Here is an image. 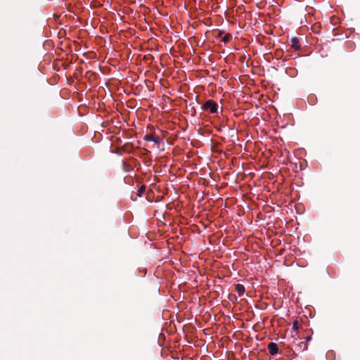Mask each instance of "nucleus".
Here are the masks:
<instances>
[{"mask_svg": "<svg viewBox=\"0 0 360 360\" xmlns=\"http://www.w3.org/2000/svg\"><path fill=\"white\" fill-rule=\"evenodd\" d=\"M203 110H208L210 113H216L218 110V105L212 100L207 101L202 106Z\"/></svg>", "mask_w": 360, "mask_h": 360, "instance_id": "nucleus-1", "label": "nucleus"}, {"mask_svg": "<svg viewBox=\"0 0 360 360\" xmlns=\"http://www.w3.org/2000/svg\"><path fill=\"white\" fill-rule=\"evenodd\" d=\"M144 139L146 141H153L156 144H159L161 141V139L158 136L155 135L154 133L146 135Z\"/></svg>", "mask_w": 360, "mask_h": 360, "instance_id": "nucleus-2", "label": "nucleus"}, {"mask_svg": "<svg viewBox=\"0 0 360 360\" xmlns=\"http://www.w3.org/2000/svg\"><path fill=\"white\" fill-rule=\"evenodd\" d=\"M267 348H268L269 352L271 355H275L276 354H277L278 352V345L275 342H270L268 345Z\"/></svg>", "mask_w": 360, "mask_h": 360, "instance_id": "nucleus-3", "label": "nucleus"}, {"mask_svg": "<svg viewBox=\"0 0 360 360\" xmlns=\"http://www.w3.org/2000/svg\"><path fill=\"white\" fill-rule=\"evenodd\" d=\"M295 349L298 352H304L307 349V344L302 341L296 345Z\"/></svg>", "mask_w": 360, "mask_h": 360, "instance_id": "nucleus-4", "label": "nucleus"}, {"mask_svg": "<svg viewBox=\"0 0 360 360\" xmlns=\"http://www.w3.org/2000/svg\"><path fill=\"white\" fill-rule=\"evenodd\" d=\"M290 41L292 42V48H293L296 51L300 49V42L297 37H292Z\"/></svg>", "mask_w": 360, "mask_h": 360, "instance_id": "nucleus-5", "label": "nucleus"}, {"mask_svg": "<svg viewBox=\"0 0 360 360\" xmlns=\"http://www.w3.org/2000/svg\"><path fill=\"white\" fill-rule=\"evenodd\" d=\"M235 290L239 296H242L245 291V287L242 284H237L235 287Z\"/></svg>", "mask_w": 360, "mask_h": 360, "instance_id": "nucleus-6", "label": "nucleus"}, {"mask_svg": "<svg viewBox=\"0 0 360 360\" xmlns=\"http://www.w3.org/2000/svg\"><path fill=\"white\" fill-rule=\"evenodd\" d=\"M120 32L124 34V37L133 36L135 34V31L132 28H129L127 30H121Z\"/></svg>", "mask_w": 360, "mask_h": 360, "instance_id": "nucleus-7", "label": "nucleus"}, {"mask_svg": "<svg viewBox=\"0 0 360 360\" xmlns=\"http://www.w3.org/2000/svg\"><path fill=\"white\" fill-rule=\"evenodd\" d=\"M321 24H311V30L316 33L320 32Z\"/></svg>", "mask_w": 360, "mask_h": 360, "instance_id": "nucleus-8", "label": "nucleus"}, {"mask_svg": "<svg viewBox=\"0 0 360 360\" xmlns=\"http://www.w3.org/2000/svg\"><path fill=\"white\" fill-rule=\"evenodd\" d=\"M231 39V34L228 33V34L224 35V37L222 38L221 41L224 43H227V42H229L230 41Z\"/></svg>", "mask_w": 360, "mask_h": 360, "instance_id": "nucleus-9", "label": "nucleus"}, {"mask_svg": "<svg viewBox=\"0 0 360 360\" xmlns=\"http://www.w3.org/2000/svg\"><path fill=\"white\" fill-rule=\"evenodd\" d=\"M145 192V186H141L137 192V195L141 197Z\"/></svg>", "mask_w": 360, "mask_h": 360, "instance_id": "nucleus-10", "label": "nucleus"}, {"mask_svg": "<svg viewBox=\"0 0 360 360\" xmlns=\"http://www.w3.org/2000/svg\"><path fill=\"white\" fill-rule=\"evenodd\" d=\"M298 328H299V323H298V321H297V320H295V321H293L292 330H295V331H296V330H298Z\"/></svg>", "mask_w": 360, "mask_h": 360, "instance_id": "nucleus-11", "label": "nucleus"}, {"mask_svg": "<svg viewBox=\"0 0 360 360\" xmlns=\"http://www.w3.org/2000/svg\"><path fill=\"white\" fill-rule=\"evenodd\" d=\"M223 33V31H219V30H216L214 32H213V34H214V36L216 37H218L219 36H221Z\"/></svg>", "mask_w": 360, "mask_h": 360, "instance_id": "nucleus-12", "label": "nucleus"}, {"mask_svg": "<svg viewBox=\"0 0 360 360\" xmlns=\"http://www.w3.org/2000/svg\"><path fill=\"white\" fill-rule=\"evenodd\" d=\"M65 34V30H60L58 34L60 37H63Z\"/></svg>", "mask_w": 360, "mask_h": 360, "instance_id": "nucleus-13", "label": "nucleus"}, {"mask_svg": "<svg viewBox=\"0 0 360 360\" xmlns=\"http://www.w3.org/2000/svg\"><path fill=\"white\" fill-rule=\"evenodd\" d=\"M311 336H307V337L306 338V340H305V342H306V343L307 344V342H308L309 341H310V340H311Z\"/></svg>", "mask_w": 360, "mask_h": 360, "instance_id": "nucleus-14", "label": "nucleus"}, {"mask_svg": "<svg viewBox=\"0 0 360 360\" xmlns=\"http://www.w3.org/2000/svg\"><path fill=\"white\" fill-rule=\"evenodd\" d=\"M272 32H273L272 29L269 30V31H266V33H268V34H272Z\"/></svg>", "mask_w": 360, "mask_h": 360, "instance_id": "nucleus-15", "label": "nucleus"}, {"mask_svg": "<svg viewBox=\"0 0 360 360\" xmlns=\"http://www.w3.org/2000/svg\"><path fill=\"white\" fill-rule=\"evenodd\" d=\"M103 28H105V27L103 26V24H101V31H103Z\"/></svg>", "mask_w": 360, "mask_h": 360, "instance_id": "nucleus-16", "label": "nucleus"}, {"mask_svg": "<svg viewBox=\"0 0 360 360\" xmlns=\"http://www.w3.org/2000/svg\"><path fill=\"white\" fill-rule=\"evenodd\" d=\"M138 24H135V26H137ZM139 25H141V24H139ZM140 28H143L141 26H139Z\"/></svg>", "mask_w": 360, "mask_h": 360, "instance_id": "nucleus-17", "label": "nucleus"}]
</instances>
